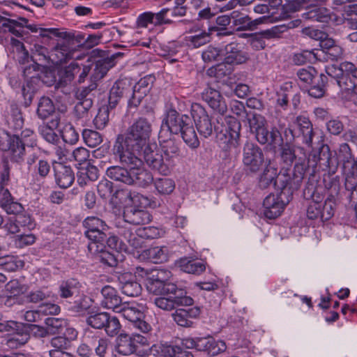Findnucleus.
<instances>
[{
	"instance_id": "nucleus-32",
	"label": "nucleus",
	"mask_w": 357,
	"mask_h": 357,
	"mask_svg": "<svg viewBox=\"0 0 357 357\" xmlns=\"http://www.w3.org/2000/svg\"><path fill=\"white\" fill-rule=\"evenodd\" d=\"M200 313L199 307L190 308L188 310L184 309H178L174 314L172 317L174 321L182 327H191L193 322L190 319V318L197 317Z\"/></svg>"
},
{
	"instance_id": "nucleus-44",
	"label": "nucleus",
	"mask_w": 357,
	"mask_h": 357,
	"mask_svg": "<svg viewBox=\"0 0 357 357\" xmlns=\"http://www.w3.org/2000/svg\"><path fill=\"white\" fill-rule=\"evenodd\" d=\"M234 71L233 65L228 63L224 60L223 62L217 64L208 69V73L213 75L218 79H222L230 75Z\"/></svg>"
},
{
	"instance_id": "nucleus-37",
	"label": "nucleus",
	"mask_w": 357,
	"mask_h": 357,
	"mask_svg": "<svg viewBox=\"0 0 357 357\" xmlns=\"http://www.w3.org/2000/svg\"><path fill=\"white\" fill-rule=\"evenodd\" d=\"M230 15L233 24L237 26L238 30H250L251 17L245 8L233 10Z\"/></svg>"
},
{
	"instance_id": "nucleus-25",
	"label": "nucleus",
	"mask_w": 357,
	"mask_h": 357,
	"mask_svg": "<svg viewBox=\"0 0 357 357\" xmlns=\"http://www.w3.org/2000/svg\"><path fill=\"white\" fill-rule=\"evenodd\" d=\"M296 123L299 130V135L296 137L301 139L303 144L311 148L314 133L310 121L307 117L298 116L296 119Z\"/></svg>"
},
{
	"instance_id": "nucleus-31",
	"label": "nucleus",
	"mask_w": 357,
	"mask_h": 357,
	"mask_svg": "<svg viewBox=\"0 0 357 357\" xmlns=\"http://www.w3.org/2000/svg\"><path fill=\"white\" fill-rule=\"evenodd\" d=\"M59 123L60 116L56 115L47 123L40 125L38 130L43 138L50 143L55 144L59 138L54 130L59 127Z\"/></svg>"
},
{
	"instance_id": "nucleus-38",
	"label": "nucleus",
	"mask_w": 357,
	"mask_h": 357,
	"mask_svg": "<svg viewBox=\"0 0 357 357\" xmlns=\"http://www.w3.org/2000/svg\"><path fill=\"white\" fill-rule=\"evenodd\" d=\"M289 172L288 169H282L279 172L278 187L280 188V192H290L291 199H292L294 191L297 190L299 188H294V176Z\"/></svg>"
},
{
	"instance_id": "nucleus-24",
	"label": "nucleus",
	"mask_w": 357,
	"mask_h": 357,
	"mask_svg": "<svg viewBox=\"0 0 357 357\" xmlns=\"http://www.w3.org/2000/svg\"><path fill=\"white\" fill-rule=\"evenodd\" d=\"M120 287L123 294L135 297L141 294L142 287L139 283L136 281L135 276L129 273L121 274L119 277Z\"/></svg>"
},
{
	"instance_id": "nucleus-1",
	"label": "nucleus",
	"mask_w": 357,
	"mask_h": 357,
	"mask_svg": "<svg viewBox=\"0 0 357 357\" xmlns=\"http://www.w3.org/2000/svg\"><path fill=\"white\" fill-rule=\"evenodd\" d=\"M152 123L146 118L139 117L128 128L124 134L117 135L112 151L114 155L143 154L144 159L150 143Z\"/></svg>"
},
{
	"instance_id": "nucleus-7",
	"label": "nucleus",
	"mask_w": 357,
	"mask_h": 357,
	"mask_svg": "<svg viewBox=\"0 0 357 357\" xmlns=\"http://www.w3.org/2000/svg\"><path fill=\"white\" fill-rule=\"evenodd\" d=\"M169 297L160 296L154 299L156 307L163 310L171 311L176 306H190L193 299L187 296V291L183 287L175 289V292L169 293Z\"/></svg>"
},
{
	"instance_id": "nucleus-36",
	"label": "nucleus",
	"mask_w": 357,
	"mask_h": 357,
	"mask_svg": "<svg viewBox=\"0 0 357 357\" xmlns=\"http://www.w3.org/2000/svg\"><path fill=\"white\" fill-rule=\"evenodd\" d=\"M328 82V78L325 74L321 73L318 75L313 80L310 87L307 90L309 96L314 98H321L324 97L326 91V84Z\"/></svg>"
},
{
	"instance_id": "nucleus-33",
	"label": "nucleus",
	"mask_w": 357,
	"mask_h": 357,
	"mask_svg": "<svg viewBox=\"0 0 357 357\" xmlns=\"http://www.w3.org/2000/svg\"><path fill=\"white\" fill-rule=\"evenodd\" d=\"M123 56V53L117 52L112 55L107 57L100 56L96 61L95 71L98 76L100 78L103 77L107 71L114 67L118 59L121 58Z\"/></svg>"
},
{
	"instance_id": "nucleus-52",
	"label": "nucleus",
	"mask_w": 357,
	"mask_h": 357,
	"mask_svg": "<svg viewBox=\"0 0 357 357\" xmlns=\"http://www.w3.org/2000/svg\"><path fill=\"white\" fill-rule=\"evenodd\" d=\"M109 314L107 312H98L89 315L86 319V323L91 327L97 329L103 328L108 321Z\"/></svg>"
},
{
	"instance_id": "nucleus-63",
	"label": "nucleus",
	"mask_w": 357,
	"mask_h": 357,
	"mask_svg": "<svg viewBox=\"0 0 357 357\" xmlns=\"http://www.w3.org/2000/svg\"><path fill=\"white\" fill-rule=\"evenodd\" d=\"M222 54V50L210 45L202 52V56L204 62H213L221 59Z\"/></svg>"
},
{
	"instance_id": "nucleus-9",
	"label": "nucleus",
	"mask_w": 357,
	"mask_h": 357,
	"mask_svg": "<svg viewBox=\"0 0 357 357\" xmlns=\"http://www.w3.org/2000/svg\"><path fill=\"white\" fill-rule=\"evenodd\" d=\"M291 200L290 192H280L277 195H268L263 202L264 215L268 219L278 218Z\"/></svg>"
},
{
	"instance_id": "nucleus-51",
	"label": "nucleus",
	"mask_w": 357,
	"mask_h": 357,
	"mask_svg": "<svg viewBox=\"0 0 357 357\" xmlns=\"http://www.w3.org/2000/svg\"><path fill=\"white\" fill-rule=\"evenodd\" d=\"M247 120L250 132L252 134H254L263 126L266 125V119L262 115L255 112L248 114Z\"/></svg>"
},
{
	"instance_id": "nucleus-5",
	"label": "nucleus",
	"mask_w": 357,
	"mask_h": 357,
	"mask_svg": "<svg viewBox=\"0 0 357 357\" xmlns=\"http://www.w3.org/2000/svg\"><path fill=\"white\" fill-rule=\"evenodd\" d=\"M114 156L122 165L131 167V176L133 180L132 185L144 188L153 182V175L149 171L144 168V162L142 159L143 154H124L123 155Z\"/></svg>"
},
{
	"instance_id": "nucleus-20",
	"label": "nucleus",
	"mask_w": 357,
	"mask_h": 357,
	"mask_svg": "<svg viewBox=\"0 0 357 357\" xmlns=\"http://www.w3.org/2000/svg\"><path fill=\"white\" fill-rule=\"evenodd\" d=\"M123 218L125 222L133 225L148 224L152 218L147 211L132 206H127L124 208Z\"/></svg>"
},
{
	"instance_id": "nucleus-8",
	"label": "nucleus",
	"mask_w": 357,
	"mask_h": 357,
	"mask_svg": "<svg viewBox=\"0 0 357 357\" xmlns=\"http://www.w3.org/2000/svg\"><path fill=\"white\" fill-rule=\"evenodd\" d=\"M166 273L165 270H158L146 279V286L149 292L155 295L169 294L182 287L165 279L164 275Z\"/></svg>"
},
{
	"instance_id": "nucleus-29",
	"label": "nucleus",
	"mask_w": 357,
	"mask_h": 357,
	"mask_svg": "<svg viewBox=\"0 0 357 357\" xmlns=\"http://www.w3.org/2000/svg\"><path fill=\"white\" fill-rule=\"evenodd\" d=\"M107 176L112 180L123 183L127 185H132L133 180L131 176V167L129 169L124 167L114 165L107 168Z\"/></svg>"
},
{
	"instance_id": "nucleus-11",
	"label": "nucleus",
	"mask_w": 357,
	"mask_h": 357,
	"mask_svg": "<svg viewBox=\"0 0 357 357\" xmlns=\"http://www.w3.org/2000/svg\"><path fill=\"white\" fill-rule=\"evenodd\" d=\"M51 57L57 63H66L70 59H81L78 53V45L71 44L67 39H63L52 49Z\"/></svg>"
},
{
	"instance_id": "nucleus-21",
	"label": "nucleus",
	"mask_w": 357,
	"mask_h": 357,
	"mask_svg": "<svg viewBox=\"0 0 357 357\" xmlns=\"http://www.w3.org/2000/svg\"><path fill=\"white\" fill-rule=\"evenodd\" d=\"M224 60L231 65H239L245 63L248 59V54L243 51L239 44L231 43L222 49Z\"/></svg>"
},
{
	"instance_id": "nucleus-60",
	"label": "nucleus",
	"mask_w": 357,
	"mask_h": 357,
	"mask_svg": "<svg viewBox=\"0 0 357 357\" xmlns=\"http://www.w3.org/2000/svg\"><path fill=\"white\" fill-rule=\"evenodd\" d=\"M335 202L333 196L328 197L321 206V220L326 221L330 220L334 215Z\"/></svg>"
},
{
	"instance_id": "nucleus-48",
	"label": "nucleus",
	"mask_w": 357,
	"mask_h": 357,
	"mask_svg": "<svg viewBox=\"0 0 357 357\" xmlns=\"http://www.w3.org/2000/svg\"><path fill=\"white\" fill-rule=\"evenodd\" d=\"M83 226L85 229L84 231L91 232L108 229V227L106 223L102 220L95 216L87 217L83 221Z\"/></svg>"
},
{
	"instance_id": "nucleus-28",
	"label": "nucleus",
	"mask_w": 357,
	"mask_h": 357,
	"mask_svg": "<svg viewBox=\"0 0 357 357\" xmlns=\"http://www.w3.org/2000/svg\"><path fill=\"white\" fill-rule=\"evenodd\" d=\"M7 153L10 160L14 162H20L23 160L25 155V145L17 135L10 137Z\"/></svg>"
},
{
	"instance_id": "nucleus-54",
	"label": "nucleus",
	"mask_w": 357,
	"mask_h": 357,
	"mask_svg": "<svg viewBox=\"0 0 357 357\" xmlns=\"http://www.w3.org/2000/svg\"><path fill=\"white\" fill-rule=\"evenodd\" d=\"M84 142L88 146L96 147L102 142V136L98 132L85 129L82 132Z\"/></svg>"
},
{
	"instance_id": "nucleus-62",
	"label": "nucleus",
	"mask_w": 357,
	"mask_h": 357,
	"mask_svg": "<svg viewBox=\"0 0 357 357\" xmlns=\"http://www.w3.org/2000/svg\"><path fill=\"white\" fill-rule=\"evenodd\" d=\"M9 126L14 130H20L24 125V119L20 110L17 107L12 109V114L8 120Z\"/></svg>"
},
{
	"instance_id": "nucleus-59",
	"label": "nucleus",
	"mask_w": 357,
	"mask_h": 357,
	"mask_svg": "<svg viewBox=\"0 0 357 357\" xmlns=\"http://www.w3.org/2000/svg\"><path fill=\"white\" fill-rule=\"evenodd\" d=\"M97 254H100L99 258L102 263L111 267L117 266L119 257L121 256L119 252L116 253L114 251L110 252L105 250V248L102 249V251L98 252Z\"/></svg>"
},
{
	"instance_id": "nucleus-35",
	"label": "nucleus",
	"mask_w": 357,
	"mask_h": 357,
	"mask_svg": "<svg viewBox=\"0 0 357 357\" xmlns=\"http://www.w3.org/2000/svg\"><path fill=\"white\" fill-rule=\"evenodd\" d=\"M49 34L67 39L71 44L78 45V49L82 45L84 40V36L82 34H75L73 32L60 31L57 29H41V35L43 36H49Z\"/></svg>"
},
{
	"instance_id": "nucleus-3",
	"label": "nucleus",
	"mask_w": 357,
	"mask_h": 357,
	"mask_svg": "<svg viewBox=\"0 0 357 357\" xmlns=\"http://www.w3.org/2000/svg\"><path fill=\"white\" fill-rule=\"evenodd\" d=\"M160 142L162 151L155 143H153L148 147L144 160L151 169L166 176L170 174L173 161L180 156L181 150L174 139L161 138Z\"/></svg>"
},
{
	"instance_id": "nucleus-2",
	"label": "nucleus",
	"mask_w": 357,
	"mask_h": 357,
	"mask_svg": "<svg viewBox=\"0 0 357 357\" xmlns=\"http://www.w3.org/2000/svg\"><path fill=\"white\" fill-rule=\"evenodd\" d=\"M354 160L351 149L347 143L340 144L336 157L333 155L327 144H322L318 152L310 154L308 163L314 168L313 172L318 168L319 170L335 174L340 162L342 164L343 172L349 171L352 168L351 162Z\"/></svg>"
},
{
	"instance_id": "nucleus-58",
	"label": "nucleus",
	"mask_w": 357,
	"mask_h": 357,
	"mask_svg": "<svg viewBox=\"0 0 357 357\" xmlns=\"http://www.w3.org/2000/svg\"><path fill=\"white\" fill-rule=\"evenodd\" d=\"M137 233L141 238L154 239L162 237L165 231L155 227H144L138 228Z\"/></svg>"
},
{
	"instance_id": "nucleus-40",
	"label": "nucleus",
	"mask_w": 357,
	"mask_h": 357,
	"mask_svg": "<svg viewBox=\"0 0 357 357\" xmlns=\"http://www.w3.org/2000/svg\"><path fill=\"white\" fill-rule=\"evenodd\" d=\"M81 287L79 282L74 278L63 281L59 286L60 296L67 298L78 294Z\"/></svg>"
},
{
	"instance_id": "nucleus-13",
	"label": "nucleus",
	"mask_w": 357,
	"mask_h": 357,
	"mask_svg": "<svg viewBox=\"0 0 357 357\" xmlns=\"http://www.w3.org/2000/svg\"><path fill=\"white\" fill-rule=\"evenodd\" d=\"M343 53V48L331 38L321 43L320 50H316L317 60L324 62L337 61L342 59Z\"/></svg>"
},
{
	"instance_id": "nucleus-34",
	"label": "nucleus",
	"mask_w": 357,
	"mask_h": 357,
	"mask_svg": "<svg viewBox=\"0 0 357 357\" xmlns=\"http://www.w3.org/2000/svg\"><path fill=\"white\" fill-rule=\"evenodd\" d=\"M302 17L305 20L328 23L331 19V13L325 7H319L317 5L310 8L309 10L302 13Z\"/></svg>"
},
{
	"instance_id": "nucleus-55",
	"label": "nucleus",
	"mask_w": 357,
	"mask_h": 357,
	"mask_svg": "<svg viewBox=\"0 0 357 357\" xmlns=\"http://www.w3.org/2000/svg\"><path fill=\"white\" fill-rule=\"evenodd\" d=\"M119 234L125 238L126 241L134 248L141 246L142 241L138 235L137 229L133 232L130 228H122Z\"/></svg>"
},
{
	"instance_id": "nucleus-19",
	"label": "nucleus",
	"mask_w": 357,
	"mask_h": 357,
	"mask_svg": "<svg viewBox=\"0 0 357 357\" xmlns=\"http://www.w3.org/2000/svg\"><path fill=\"white\" fill-rule=\"evenodd\" d=\"M6 227L9 233L15 234L33 229L35 227V223L29 215L17 214L9 219Z\"/></svg>"
},
{
	"instance_id": "nucleus-26",
	"label": "nucleus",
	"mask_w": 357,
	"mask_h": 357,
	"mask_svg": "<svg viewBox=\"0 0 357 357\" xmlns=\"http://www.w3.org/2000/svg\"><path fill=\"white\" fill-rule=\"evenodd\" d=\"M54 172L56 183L60 188H67L73 184L75 176L70 167L56 163L54 166Z\"/></svg>"
},
{
	"instance_id": "nucleus-45",
	"label": "nucleus",
	"mask_w": 357,
	"mask_h": 357,
	"mask_svg": "<svg viewBox=\"0 0 357 357\" xmlns=\"http://www.w3.org/2000/svg\"><path fill=\"white\" fill-rule=\"evenodd\" d=\"M27 22L28 20L24 17H19L18 20H16L0 15V23L2 24V26L8 28V31L16 36H20L21 33L15 27H23Z\"/></svg>"
},
{
	"instance_id": "nucleus-42",
	"label": "nucleus",
	"mask_w": 357,
	"mask_h": 357,
	"mask_svg": "<svg viewBox=\"0 0 357 357\" xmlns=\"http://www.w3.org/2000/svg\"><path fill=\"white\" fill-rule=\"evenodd\" d=\"M202 342L204 347L202 349V351H206L212 356L218 355L227 349L225 342L222 340L216 341L212 337H204Z\"/></svg>"
},
{
	"instance_id": "nucleus-23",
	"label": "nucleus",
	"mask_w": 357,
	"mask_h": 357,
	"mask_svg": "<svg viewBox=\"0 0 357 357\" xmlns=\"http://www.w3.org/2000/svg\"><path fill=\"white\" fill-rule=\"evenodd\" d=\"M254 135L256 140L261 145L266 144L272 146L280 145L283 141L277 128L274 127L269 131L266 125L255 132Z\"/></svg>"
},
{
	"instance_id": "nucleus-22",
	"label": "nucleus",
	"mask_w": 357,
	"mask_h": 357,
	"mask_svg": "<svg viewBox=\"0 0 357 357\" xmlns=\"http://www.w3.org/2000/svg\"><path fill=\"white\" fill-rule=\"evenodd\" d=\"M101 306L104 308L116 312L121 307L122 300L117 290L114 287L106 285L101 290Z\"/></svg>"
},
{
	"instance_id": "nucleus-10",
	"label": "nucleus",
	"mask_w": 357,
	"mask_h": 357,
	"mask_svg": "<svg viewBox=\"0 0 357 357\" xmlns=\"http://www.w3.org/2000/svg\"><path fill=\"white\" fill-rule=\"evenodd\" d=\"M116 312L121 314L139 332L147 334L151 331V325L144 320V312L135 306L123 303Z\"/></svg>"
},
{
	"instance_id": "nucleus-4",
	"label": "nucleus",
	"mask_w": 357,
	"mask_h": 357,
	"mask_svg": "<svg viewBox=\"0 0 357 357\" xmlns=\"http://www.w3.org/2000/svg\"><path fill=\"white\" fill-rule=\"evenodd\" d=\"M168 132L174 135L181 134L184 142L192 149L199 146L191 118L188 115L180 114L174 109H169L162 120L159 139L165 137Z\"/></svg>"
},
{
	"instance_id": "nucleus-14",
	"label": "nucleus",
	"mask_w": 357,
	"mask_h": 357,
	"mask_svg": "<svg viewBox=\"0 0 357 357\" xmlns=\"http://www.w3.org/2000/svg\"><path fill=\"white\" fill-rule=\"evenodd\" d=\"M225 120L226 125L223 126L225 129H221L218 135L220 140L225 138V142L229 143L230 144L237 146L239 144L241 137V123L233 116H226L222 117Z\"/></svg>"
},
{
	"instance_id": "nucleus-46",
	"label": "nucleus",
	"mask_w": 357,
	"mask_h": 357,
	"mask_svg": "<svg viewBox=\"0 0 357 357\" xmlns=\"http://www.w3.org/2000/svg\"><path fill=\"white\" fill-rule=\"evenodd\" d=\"M54 109L52 100L47 97H42L38 105L37 114L40 119H45L54 113Z\"/></svg>"
},
{
	"instance_id": "nucleus-64",
	"label": "nucleus",
	"mask_w": 357,
	"mask_h": 357,
	"mask_svg": "<svg viewBox=\"0 0 357 357\" xmlns=\"http://www.w3.org/2000/svg\"><path fill=\"white\" fill-rule=\"evenodd\" d=\"M61 137L63 142L69 144H75L79 140V135L71 125H67L63 128Z\"/></svg>"
},
{
	"instance_id": "nucleus-6",
	"label": "nucleus",
	"mask_w": 357,
	"mask_h": 357,
	"mask_svg": "<svg viewBox=\"0 0 357 357\" xmlns=\"http://www.w3.org/2000/svg\"><path fill=\"white\" fill-rule=\"evenodd\" d=\"M261 147L252 142L247 141L242 148L241 162L243 170L248 175H255L263 168L266 162Z\"/></svg>"
},
{
	"instance_id": "nucleus-49",
	"label": "nucleus",
	"mask_w": 357,
	"mask_h": 357,
	"mask_svg": "<svg viewBox=\"0 0 357 357\" xmlns=\"http://www.w3.org/2000/svg\"><path fill=\"white\" fill-rule=\"evenodd\" d=\"M172 345L167 344H155L146 353L147 357H171Z\"/></svg>"
},
{
	"instance_id": "nucleus-15",
	"label": "nucleus",
	"mask_w": 357,
	"mask_h": 357,
	"mask_svg": "<svg viewBox=\"0 0 357 357\" xmlns=\"http://www.w3.org/2000/svg\"><path fill=\"white\" fill-rule=\"evenodd\" d=\"M155 82V77L146 75L141 78L137 83L132 86L131 96L128 100L129 107H137L141 103L142 99L148 94Z\"/></svg>"
},
{
	"instance_id": "nucleus-17",
	"label": "nucleus",
	"mask_w": 357,
	"mask_h": 357,
	"mask_svg": "<svg viewBox=\"0 0 357 357\" xmlns=\"http://www.w3.org/2000/svg\"><path fill=\"white\" fill-rule=\"evenodd\" d=\"M202 98L208 105L221 116L217 118L218 123L222 121V117L227 111V107L220 93L211 88L206 89L202 93Z\"/></svg>"
},
{
	"instance_id": "nucleus-16",
	"label": "nucleus",
	"mask_w": 357,
	"mask_h": 357,
	"mask_svg": "<svg viewBox=\"0 0 357 357\" xmlns=\"http://www.w3.org/2000/svg\"><path fill=\"white\" fill-rule=\"evenodd\" d=\"M130 82L126 79L116 80L109 90L108 104L111 109H114L120 100L132 93Z\"/></svg>"
},
{
	"instance_id": "nucleus-50",
	"label": "nucleus",
	"mask_w": 357,
	"mask_h": 357,
	"mask_svg": "<svg viewBox=\"0 0 357 357\" xmlns=\"http://www.w3.org/2000/svg\"><path fill=\"white\" fill-rule=\"evenodd\" d=\"M154 185L160 195H169L175 188L174 181L169 178H157L154 181Z\"/></svg>"
},
{
	"instance_id": "nucleus-12",
	"label": "nucleus",
	"mask_w": 357,
	"mask_h": 357,
	"mask_svg": "<svg viewBox=\"0 0 357 357\" xmlns=\"http://www.w3.org/2000/svg\"><path fill=\"white\" fill-rule=\"evenodd\" d=\"M191 114L199 134L205 138L210 137L213 130L218 131V127H213L211 120L205 109L199 104L192 105Z\"/></svg>"
},
{
	"instance_id": "nucleus-18",
	"label": "nucleus",
	"mask_w": 357,
	"mask_h": 357,
	"mask_svg": "<svg viewBox=\"0 0 357 357\" xmlns=\"http://www.w3.org/2000/svg\"><path fill=\"white\" fill-rule=\"evenodd\" d=\"M264 168L258 178V185L261 189H266L271 185L278 186L279 172L278 167L273 164L271 159H266Z\"/></svg>"
},
{
	"instance_id": "nucleus-41",
	"label": "nucleus",
	"mask_w": 357,
	"mask_h": 357,
	"mask_svg": "<svg viewBox=\"0 0 357 357\" xmlns=\"http://www.w3.org/2000/svg\"><path fill=\"white\" fill-rule=\"evenodd\" d=\"M137 350L136 345L131 335L121 334L119 338L117 351L119 354L127 356L135 353Z\"/></svg>"
},
{
	"instance_id": "nucleus-53",
	"label": "nucleus",
	"mask_w": 357,
	"mask_h": 357,
	"mask_svg": "<svg viewBox=\"0 0 357 357\" xmlns=\"http://www.w3.org/2000/svg\"><path fill=\"white\" fill-rule=\"evenodd\" d=\"M296 75L302 83L308 85L318 75V72L314 67L307 66L298 69Z\"/></svg>"
},
{
	"instance_id": "nucleus-47",
	"label": "nucleus",
	"mask_w": 357,
	"mask_h": 357,
	"mask_svg": "<svg viewBox=\"0 0 357 357\" xmlns=\"http://www.w3.org/2000/svg\"><path fill=\"white\" fill-rule=\"evenodd\" d=\"M181 269L186 273L199 275L206 268L205 265L200 261L183 259L180 261Z\"/></svg>"
},
{
	"instance_id": "nucleus-43",
	"label": "nucleus",
	"mask_w": 357,
	"mask_h": 357,
	"mask_svg": "<svg viewBox=\"0 0 357 357\" xmlns=\"http://www.w3.org/2000/svg\"><path fill=\"white\" fill-rule=\"evenodd\" d=\"M45 325L48 332V335L61 333L66 328L68 323L63 319L48 317L45 320Z\"/></svg>"
},
{
	"instance_id": "nucleus-27",
	"label": "nucleus",
	"mask_w": 357,
	"mask_h": 357,
	"mask_svg": "<svg viewBox=\"0 0 357 357\" xmlns=\"http://www.w3.org/2000/svg\"><path fill=\"white\" fill-rule=\"evenodd\" d=\"M106 231H84L85 236L91 241L88 245V250L91 254L96 255L105 248Z\"/></svg>"
},
{
	"instance_id": "nucleus-61",
	"label": "nucleus",
	"mask_w": 357,
	"mask_h": 357,
	"mask_svg": "<svg viewBox=\"0 0 357 357\" xmlns=\"http://www.w3.org/2000/svg\"><path fill=\"white\" fill-rule=\"evenodd\" d=\"M93 105L92 100H86L85 101L78 102L75 107V115L77 119H87L89 117V111Z\"/></svg>"
},
{
	"instance_id": "nucleus-57",
	"label": "nucleus",
	"mask_w": 357,
	"mask_h": 357,
	"mask_svg": "<svg viewBox=\"0 0 357 357\" xmlns=\"http://www.w3.org/2000/svg\"><path fill=\"white\" fill-rule=\"evenodd\" d=\"M109 109H112L109 107V104L103 105L99 109L97 115L93 119V123L96 128L103 129L106 126L109 121Z\"/></svg>"
},
{
	"instance_id": "nucleus-56",
	"label": "nucleus",
	"mask_w": 357,
	"mask_h": 357,
	"mask_svg": "<svg viewBox=\"0 0 357 357\" xmlns=\"http://www.w3.org/2000/svg\"><path fill=\"white\" fill-rule=\"evenodd\" d=\"M29 338L30 335L28 333H17L7 339L6 345L11 349H17L24 345Z\"/></svg>"
},
{
	"instance_id": "nucleus-39",
	"label": "nucleus",
	"mask_w": 357,
	"mask_h": 357,
	"mask_svg": "<svg viewBox=\"0 0 357 357\" xmlns=\"http://www.w3.org/2000/svg\"><path fill=\"white\" fill-rule=\"evenodd\" d=\"M98 178V169L96 167L88 165L82 167L77 173V183L83 187L90 181H94Z\"/></svg>"
},
{
	"instance_id": "nucleus-30",
	"label": "nucleus",
	"mask_w": 357,
	"mask_h": 357,
	"mask_svg": "<svg viewBox=\"0 0 357 357\" xmlns=\"http://www.w3.org/2000/svg\"><path fill=\"white\" fill-rule=\"evenodd\" d=\"M169 249L166 246H155L144 250L141 256L154 264L167 261L169 257Z\"/></svg>"
}]
</instances>
